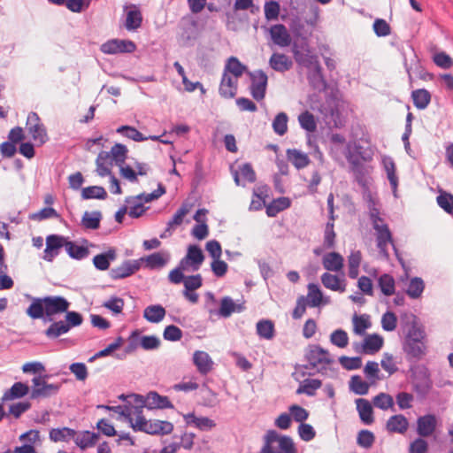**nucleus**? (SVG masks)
I'll return each instance as SVG.
<instances>
[{
  "instance_id": "2eb2a0df",
  "label": "nucleus",
  "mask_w": 453,
  "mask_h": 453,
  "mask_svg": "<svg viewBox=\"0 0 453 453\" xmlns=\"http://www.w3.org/2000/svg\"><path fill=\"white\" fill-rule=\"evenodd\" d=\"M204 260V255L202 249L196 244H190L188 247L186 256L180 261L181 266L185 265L188 269L195 272L199 270Z\"/></svg>"
},
{
  "instance_id": "de8ad7c7",
  "label": "nucleus",
  "mask_w": 453,
  "mask_h": 453,
  "mask_svg": "<svg viewBox=\"0 0 453 453\" xmlns=\"http://www.w3.org/2000/svg\"><path fill=\"white\" fill-rule=\"evenodd\" d=\"M197 37V26L195 20L183 22L181 25L180 38L185 42L194 41Z\"/></svg>"
},
{
  "instance_id": "e2e57ef3",
  "label": "nucleus",
  "mask_w": 453,
  "mask_h": 453,
  "mask_svg": "<svg viewBox=\"0 0 453 453\" xmlns=\"http://www.w3.org/2000/svg\"><path fill=\"white\" fill-rule=\"evenodd\" d=\"M438 205L447 213L453 216V195L447 192L441 193L437 198Z\"/></svg>"
},
{
  "instance_id": "5701e85b",
  "label": "nucleus",
  "mask_w": 453,
  "mask_h": 453,
  "mask_svg": "<svg viewBox=\"0 0 453 453\" xmlns=\"http://www.w3.org/2000/svg\"><path fill=\"white\" fill-rule=\"evenodd\" d=\"M269 66L275 72L285 73L293 67V61L283 53L274 52L269 58Z\"/></svg>"
},
{
  "instance_id": "cd10ccee",
  "label": "nucleus",
  "mask_w": 453,
  "mask_h": 453,
  "mask_svg": "<svg viewBox=\"0 0 453 453\" xmlns=\"http://www.w3.org/2000/svg\"><path fill=\"white\" fill-rule=\"evenodd\" d=\"M409 427L408 419L403 414H396L390 417L386 424L389 433L404 434Z\"/></svg>"
},
{
  "instance_id": "f257e3e1",
  "label": "nucleus",
  "mask_w": 453,
  "mask_h": 453,
  "mask_svg": "<svg viewBox=\"0 0 453 453\" xmlns=\"http://www.w3.org/2000/svg\"><path fill=\"white\" fill-rule=\"evenodd\" d=\"M70 305L64 296H47L34 298L26 312L33 319H42L44 323H53L56 322L55 316L67 311Z\"/></svg>"
},
{
  "instance_id": "4be33fe9",
  "label": "nucleus",
  "mask_w": 453,
  "mask_h": 453,
  "mask_svg": "<svg viewBox=\"0 0 453 453\" xmlns=\"http://www.w3.org/2000/svg\"><path fill=\"white\" fill-rule=\"evenodd\" d=\"M193 363L196 366L198 372L202 375H207L213 368V361L205 351L196 350L193 354Z\"/></svg>"
},
{
  "instance_id": "a211bd4d",
  "label": "nucleus",
  "mask_w": 453,
  "mask_h": 453,
  "mask_svg": "<svg viewBox=\"0 0 453 453\" xmlns=\"http://www.w3.org/2000/svg\"><path fill=\"white\" fill-rule=\"evenodd\" d=\"M141 268V260H126L119 266L112 268L110 276L112 280H121L133 275Z\"/></svg>"
},
{
  "instance_id": "ea45409f",
  "label": "nucleus",
  "mask_w": 453,
  "mask_h": 453,
  "mask_svg": "<svg viewBox=\"0 0 453 453\" xmlns=\"http://www.w3.org/2000/svg\"><path fill=\"white\" fill-rule=\"evenodd\" d=\"M98 438V434L90 431H84L79 434H76L73 439L77 446L85 449L94 446L97 442Z\"/></svg>"
},
{
  "instance_id": "49530a36",
  "label": "nucleus",
  "mask_w": 453,
  "mask_h": 453,
  "mask_svg": "<svg viewBox=\"0 0 453 453\" xmlns=\"http://www.w3.org/2000/svg\"><path fill=\"white\" fill-rule=\"evenodd\" d=\"M101 219L102 213L99 211H96L91 213L86 211L83 214L81 224L87 229L96 230L100 226Z\"/></svg>"
},
{
  "instance_id": "39448f33",
  "label": "nucleus",
  "mask_w": 453,
  "mask_h": 453,
  "mask_svg": "<svg viewBox=\"0 0 453 453\" xmlns=\"http://www.w3.org/2000/svg\"><path fill=\"white\" fill-rule=\"evenodd\" d=\"M65 313V320L53 322L45 330L44 334L49 339H56L82 324L83 317L80 312L67 310Z\"/></svg>"
},
{
  "instance_id": "680f3d73",
  "label": "nucleus",
  "mask_w": 453,
  "mask_h": 453,
  "mask_svg": "<svg viewBox=\"0 0 453 453\" xmlns=\"http://www.w3.org/2000/svg\"><path fill=\"white\" fill-rule=\"evenodd\" d=\"M354 333L358 335H363L365 330L371 326L368 317L362 315H354L353 317Z\"/></svg>"
},
{
  "instance_id": "09e8293b",
  "label": "nucleus",
  "mask_w": 453,
  "mask_h": 453,
  "mask_svg": "<svg viewBox=\"0 0 453 453\" xmlns=\"http://www.w3.org/2000/svg\"><path fill=\"white\" fill-rule=\"evenodd\" d=\"M362 259V255L359 250L352 251L348 257L349 264V277L356 279L359 273V266Z\"/></svg>"
},
{
  "instance_id": "6ab92c4d",
  "label": "nucleus",
  "mask_w": 453,
  "mask_h": 453,
  "mask_svg": "<svg viewBox=\"0 0 453 453\" xmlns=\"http://www.w3.org/2000/svg\"><path fill=\"white\" fill-rule=\"evenodd\" d=\"M238 79L239 78L231 76L226 73H223L219 88V93L221 97L225 99H231L236 96L238 90Z\"/></svg>"
},
{
  "instance_id": "473e14b6",
  "label": "nucleus",
  "mask_w": 453,
  "mask_h": 453,
  "mask_svg": "<svg viewBox=\"0 0 453 453\" xmlns=\"http://www.w3.org/2000/svg\"><path fill=\"white\" fill-rule=\"evenodd\" d=\"M287 158L296 169H303L311 163L308 155L296 149L287 150Z\"/></svg>"
},
{
  "instance_id": "423d86ee",
  "label": "nucleus",
  "mask_w": 453,
  "mask_h": 453,
  "mask_svg": "<svg viewBox=\"0 0 453 453\" xmlns=\"http://www.w3.org/2000/svg\"><path fill=\"white\" fill-rule=\"evenodd\" d=\"M305 358L308 365H303L302 367L303 369H316L318 372L326 369L334 361L328 350L319 345L310 346L306 351Z\"/></svg>"
},
{
  "instance_id": "052dcab7",
  "label": "nucleus",
  "mask_w": 453,
  "mask_h": 453,
  "mask_svg": "<svg viewBox=\"0 0 453 453\" xmlns=\"http://www.w3.org/2000/svg\"><path fill=\"white\" fill-rule=\"evenodd\" d=\"M308 304L311 307H317L322 300V293L317 284L310 283L308 285Z\"/></svg>"
},
{
  "instance_id": "b1692460",
  "label": "nucleus",
  "mask_w": 453,
  "mask_h": 453,
  "mask_svg": "<svg viewBox=\"0 0 453 453\" xmlns=\"http://www.w3.org/2000/svg\"><path fill=\"white\" fill-rule=\"evenodd\" d=\"M376 242H377V248L379 249L380 253L385 258H388V257H389V254L388 251V244L390 243L393 246V249L395 250V254L397 259L399 260V262L403 263V258H401L399 256L398 250L396 249V247L394 243V240H393L391 232H388L385 230L384 233H381L380 234V236H376Z\"/></svg>"
},
{
  "instance_id": "f8f14e48",
  "label": "nucleus",
  "mask_w": 453,
  "mask_h": 453,
  "mask_svg": "<svg viewBox=\"0 0 453 453\" xmlns=\"http://www.w3.org/2000/svg\"><path fill=\"white\" fill-rule=\"evenodd\" d=\"M292 53L295 61L303 67L311 68L314 64L319 62L317 56L311 53L307 43L298 44L297 42H294L292 45Z\"/></svg>"
},
{
  "instance_id": "7c9ffc66",
  "label": "nucleus",
  "mask_w": 453,
  "mask_h": 453,
  "mask_svg": "<svg viewBox=\"0 0 453 453\" xmlns=\"http://www.w3.org/2000/svg\"><path fill=\"white\" fill-rule=\"evenodd\" d=\"M344 259L338 252H329L322 258V264L326 270L339 272L343 268Z\"/></svg>"
},
{
  "instance_id": "7ed1b4c3",
  "label": "nucleus",
  "mask_w": 453,
  "mask_h": 453,
  "mask_svg": "<svg viewBox=\"0 0 453 453\" xmlns=\"http://www.w3.org/2000/svg\"><path fill=\"white\" fill-rule=\"evenodd\" d=\"M135 412L136 420L134 423L130 414H126L124 411L121 412V414L128 419L131 427L135 432H143L151 435H166L173 431V425L169 421L157 419L147 420L142 414V410L136 409Z\"/></svg>"
},
{
  "instance_id": "aec40b11",
  "label": "nucleus",
  "mask_w": 453,
  "mask_h": 453,
  "mask_svg": "<svg viewBox=\"0 0 453 453\" xmlns=\"http://www.w3.org/2000/svg\"><path fill=\"white\" fill-rule=\"evenodd\" d=\"M437 426L436 417L434 414H426L417 419V434L422 437L431 436Z\"/></svg>"
},
{
  "instance_id": "1a4fd4ad",
  "label": "nucleus",
  "mask_w": 453,
  "mask_h": 453,
  "mask_svg": "<svg viewBox=\"0 0 453 453\" xmlns=\"http://www.w3.org/2000/svg\"><path fill=\"white\" fill-rule=\"evenodd\" d=\"M27 129L32 139L37 145H42L48 141V134L45 127L41 122L36 112H30L27 119Z\"/></svg>"
},
{
  "instance_id": "6e6552de",
  "label": "nucleus",
  "mask_w": 453,
  "mask_h": 453,
  "mask_svg": "<svg viewBox=\"0 0 453 453\" xmlns=\"http://www.w3.org/2000/svg\"><path fill=\"white\" fill-rule=\"evenodd\" d=\"M47 377V375H39L33 378V387L30 393L31 399L48 398L58 393L61 385L47 383L45 380Z\"/></svg>"
},
{
  "instance_id": "f03ea898",
  "label": "nucleus",
  "mask_w": 453,
  "mask_h": 453,
  "mask_svg": "<svg viewBox=\"0 0 453 453\" xmlns=\"http://www.w3.org/2000/svg\"><path fill=\"white\" fill-rule=\"evenodd\" d=\"M403 350L408 362L422 360L427 353V335L422 325L415 320L408 329L403 341Z\"/></svg>"
},
{
  "instance_id": "4468645a",
  "label": "nucleus",
  "mask_w": 453,
  "mask_h": 453,
  "mask_svg": "<svg viewBox=\"0 0 453 453\" xmlns=\"http://www.w3.org/2000/svg\"><path fill=\"white\" fill-rule=\"evenodd\" d=\"M67 238L58 235L50 234L46 237V248L43 252L42 258L48 262H52L53 259L60 253L63 247L65 248Z\"/></svg>"
},
{
  "instance_id": "c85d7f7f",
  "label": "nucleus",
  "mask_w": 453,
  "mask_h": 453,
  "mask_svg": "<svg viewBox=\"0 0 453 453\" xmlns=\"http://www.w3.org/2000/svg\"><path fill=\"white\" fill-rule=\"evenodd\" d=\"M169 255L167 253L155 252L147 257H142L141 264L145 263V267L154 270L164 267L168 262Z\"/></svg>"
},
{
  "instance_id": "0e129e2a",
  "label": "nucleus",
  "mask_w": 453,
  "mask_h": 453,
  "mask_svg": "<svg viewBox=\"0 0 453 453\" xmlns=\"http://www.w3.org/2000/svg\"><path fill=\"white\" fill-rule=\"evenodd\" d=\"M332 344L339 347L345 348L349 343L348 334L342 329H336L330 335Z\"/></svg>"
},
{
  "instance_id": "6e6d98bb",
  "label": "nucleus",
  "mask_w": 453,
  "mask_h": 453,
  "mask_svg": "<svg viewBox=\"0 0 453 453\" xmlns=\"http://www.w3.org/2000/svg\"><path fill=\"white\" fill-rule=\"evenodd\" d=\"M425 284L421 278L415 277L411 280L408 288L406 290L407 295L413 298H418L424 291Z\"/></svg>"
},
{
  "instance_id": "58836bf2",
  "label": "nucleus",
  "mask_w": 453,
  "mask_h": 453,
  "mask_svg": "<svg viewBox=\"0 0 453 453\" xmlns=\"http://www.w3.org/2000/svg\"><path fill=\"white\" fill-rule=\"evenodd\" d=\"M166 189L165 187L162 183H158L157 188L150 194L142 193L136 196H128L126 198L125 202L127 203H131L132 202H135V200H140L145 203H150L153 200L158 199L161 196L165 194Z\"/></svg>"
},
{
  "instance_id": "37998d69",
  "label": "nucleus",
  "mask_w": 453,
  "mask_h": 453,
  "mask_svg": "<svg viewBox=\"0 0 453 453\" xmlns=\"http://www.w3.org/2000/svg\"><path fill=\"white\" fill-rule=\"evenodd\" d=\"M413 104L418 110H424L431 102V94L425 88H418L411 92Z\"/></svg>"
},
{
  "instance_id": "ddd939ff",
  "label": "nucleus",
  "mask_w": 453,
  "mask_h": 453,
  "mask_svg": "<svg viewBox=\"0 0 453 453\" xmlns=\"http://www.w3.org/2000/svg\"><path fill=\"white\" fill-rule=\"evenodd\" d=\"M326 123L333 127L340 128L344 126V119L334 101L326 102L320 110Z\"/></svg>"
},
{
  "instance_id": "bf43d9fd",
  "label": "nucleus",
  "mask_w": 453,
  "mask_h": 453,
  "mask_svg": "<svg viewBox=\"0 0 453 453\" xmlns=\"http://www.w3.org/2000/svg\"><path fill=\"white\" fill-rule=\"evenodd\" d=\"M191 205L188 203H182L181 206L173 216L172 219L168 221L170 227L174 228L175 226H180L183 222L184 217L189 212Z\"/></svg>"
},
{
  "instance_id": "4c0bfd02",
  "label": "nucleus",
  "mask_w": 453,
  "mask_h": 453,
  "mask_svg": "<svg viewBox=\"0 0 453 453\" xmlns=\"http://www.w3.org/2000/svg\"><path fill=\"white\" fill-rule=\"evenodd\" d=\"M142 15L140 10L136 6H133L127 12L125 27L128 31L138 29L142 26Z\"/></svg>"
},
{
  "instance_id": "393cba45",
  "label": "nucleus",
  "mask_w": 453,
  "mask_h": 453,
  "mask_svg": "<svg viewBox=\"0 0 453 453\" xmlns=\"http://www.w3.org/2000/svg\"><path fill=\"white\" fill-rule=\"evenodd\" d=\"M188 426H194L201 431L211 430L216 426L214 420L207 417H196L193 412L183 415Z\"/></svg>"
},
{
  "instance_id": "864d4df0",
  "label": "nucleus",
  "mask_w": 453,
  "mask_h": 453,
  "mask_svg": "<svg viewBox=\"0 0 453 453\" xmlns=\"http://www.w3.org/2000/svg\"><path fill=\"white\" fill-rule=\"evenodd\" d=\"M378 284L385 296H389L395 294V280L391 275L382 274L378 280Z\"/></svg>"
},
{
  "instance_id": "a878e982",
  "label": "nucleus",
  "mask_w": 453,
  "mask_h": 453,
  "mask_svg": "<svg viewBox=\"0 0 453 453\" xmlns=\"http://www.w3.org/2000/svg\"><path fill=\"white\" fill-rule=\"evenodd\" d=\"M383 346V338L377 334H370L367 335L362 344V349L359 350L357 347L356 350L358 352H363L365 354L373 355L377 353Z\"/></svg>"
},
{
  "instance_id": "13d9d810",
  "label": "nucleus",
  "mask_w": 453,
  "mask_h": 453,
  "mask_svg": "<svg viewBox=\"0 0 453 453\" xmlns=\"http://www.w3.org/2000/svg\"><path fill=\"white\" fill-rule=\"evenodd\" d=\"M298 121L301 127L308 132H314L317 128L315 118L313 114L308 111L302 112L298 116Z\"/></svg>"
},
{
  "instance_id": "79ce46f5",
  "label": "nucleus",
  "mask_w": 453,
  "mask_h": 453,
  "mask_svg": "<svg viewBox=\"0 0 453 453\" xmlns=\"http://www.w3.org/2000/svg\"><path fill=\"white\" fill-rule=\"evenodd\" d=\"M290 205L291 201L288 197H279L273 200V202L266 206V214L269 217H275L279 212L289 208Z\"/></svg>"
},
{
  "instance_id": "69168bd1",
  "label": "nucleus",
  "mask_w": 453,
  "mask_h": 453,
  "mask_svg": "<svg viewBox=\"0 0 453 453\" xmlns=\"http://www.w3.org/2000/svg\"><path fill=\"white\" fill-rule=\"evenodd\" d=\"M235 307L236 304L233 299L229 296H225L221 299L219 314L223 318H227L235 311Z\"/></svg>"
},
{
  "instance_id": "a19ab883",
  "label": "nucleus",
  "mask_w": 453,
  "mask_h": 453,
  "mask_svg": "<svg viewBox=\"0 0 453 453\" xmlns=\"http://www.w3.org/2000/svg\"><path fill=\"white\" fill-rule=\"evenodd\" d=\"M322 386V381L319 379H305L303 380L296 389V394H305L309 396H313L316 391Z\"/></svg>"
},
{
  "instance_id": "20e7f679",
  "label": "nucleus",
  "mask_w": 453,
  "mask_h": 453,
  "mask_svg": "<svg viewBox=\"0 0 453 453\" xmlns=\"http://www.w3.org/2000/svg\"><path fill=\"white\" fill-rule=\"evenodd\" d=\"M264 440L265 443L259 453H296L292 438L280 435L275 430L267 431Z\"/></svg>"
},
{
  "instance_id": "3c124183",
  "label": "nucleus",
  "mask_w": 453,
  "mask_h": 453,
  "mask_svg": "<svg viewBox=\"0 0 453 453\" xmlns=\"http://www.w3.org/2000/svg\"><path fill=\"white\" fill-rule=\"evenodd\" d=\"M76 432L68 427L53 428L50 432V438L53 441H67L71 438H74Z\"/></svg>"
},
{
  "instance_id": "4d7b16f0",
  "label": "nucleus",
  "mask_w": 453,
  "mask_h": 453,
  "mask_svg": "<svg viewBox=\"0 0 453 453\" xmlns=\"http://www.w3.org/2000/svg\"><path fill=\"white\" fill-rule=\"evenodd\" d=\"M288 117L285 112L278 113L273 120V129L279 135H284L288 131Z\"/></svg>"
},
{
  "instance_id": "8fccbe9b",
  "label": "nucleus",
  "mask_w": 453,
  "mask_h": 453,
  "mask_svg": "<svg viewBox=\"0 0 453 453\" xmlns=\"http://www.w3.org/2000/svg\"><path fill=\"white\" fill-rule=\"evenodd\" d=\"M81 197L84 200L88 199H105L107 197V192L101 186H90L84 188L81 191Z\"/></svg>"
},
{
  "instance_id": "c9c22d12",
  "label": "nucleus",
  "mask_w": 453,
  "mask_h": 453,
  "mask_svg": "<svg viewBox=\"0 0 453 453\" xmlns=\"http://www.w3.org/2000/svg\"><path fill=\"white\" fill-rule=\"evenodd\" d=\"M165 309L160 304L147 306L143 311V317L150 323H159L165 316Z\"/></svg>"
},
{
  "instance_id": "f704fd0d",
  "label": "nucleus",
  "mask_w": 453,
  "mask_h": 453,
  "mask_svg": "<svg viewBox=\"0 0 453 453\" xmlns=\"http://www.w3.org/2000/svg\"><path fill=\"white\" fill-rule=\"evenodd\" d=\"M250 72L247 66L240 62L236 57H230L224 67V72L231 76L240 78L244 73Z\"/></svg>"
},
{
  "instance_id": "9d476101",
  "label": "nucleus",
  "mask_w": 453,
  "mask_h": 453,
  "mask_svg": "<svg viewBox=\"0 0 453 453\" xmlns=\"http://www.w3.org/2000/svg\"><path fill=\"white\" fill-rule=\"evenodd\" d=\"M134 396L136 398V403L140 407H146L149 410L174 408L167 396L160 395L156 391H150L145 397L138 395H135Z\"/></svg>"
},
{
  "instance_id": "603ef678",
  "label": "nucleus",
  "mask_w": 453,
  "mask_h": 453,
  "mask_svg": "<svg viewBox=\"0 0 453 453\" xmlns=\"http://www.w3.org/2000/svg\"><path fill=\"white\" fill-rule=\"evenodd\" d=\"M370 385L362 380L359 375H353L349 381V388L355 394L359 395H366L369 391Z\"/></svg>"
},
{
  "instance_id": "a18cd8bd",
  "label": "nucleus",
  "mask_w": 453,
  "mask_h": 453,
  "mask_svg": "<svg viewBox=\"0 0 453 453\" xmlns=\"http://www.w3.org/2000/svg\"><path fill=\"white\" fill-rule=\"evenodd\" d=\"M65 250L70 257L81 260L89 255V250L87 247L77 245L74 242L67 240Z\"/></svg>"
},
{
  "instance_id": "c03bdc74",
  "label": "nucleus",
  "mask_w": 453,
  "mask_h": 453,
  "mask_svg": "<svg viewBox=\"0 0 453 453\" xmlns=\"http://www.w3.org/2000/svg\"><path fill=\"white\" fill-rule=\"evenodd\" d=\"M257 334L260 338L272 340L275 335L274 324L270 319H261L257 323Z\"/></svg>"
},
{
  "instance_id": "0eeeda50",
  "label": "nucleus",
  "mask_w": 453,
  "mask_h": 453,
  "mask_svg": "<svg viewBox=\"0 0 453 453\" xmlns=\"http://www.w3.org/2000/svg\"><path fill=\"white\" fill-rule=\"evenodd\" d=\"M412 388L420 398H425L433 387V381L428 368L418 366L412 372Z\"/></svg>"
},
{
  "instance_id": "f3484780",
  "label": "nucleus",
  "mask_w": 453,
  "mask_h": 453,
  "mask_svg": "<svg viewBox=\"0 0 453 453\" xmlns=\"http://www.w3.org/2000/svg\"><path fill=\"white\" fill-rule=\"evenodd\" d=\"M347 152L345 153L346 158L350 165V171L353 173L357 183L365 187L366 185V175L368 173L367 168L360 162L358 157H355L350 151V145H347Z\"/></svg>"
},
{
  "instance_id": "412c9836",
  "label": "nucleus",
  "mask_w": 453,
  "mask_h": 453,
  "mask_svg": "<svg viewBox=\"0 0 453 453\" xmlns=\"http://www.w3.org/2000/svg\"><path fill=\"white\" fill-rule=\"evenodd\" d=\"M269 32L273 42L276 45L284 48L291 44V35L283 24L273 25L270 27Z\"/></svg>"
},
{
  "instance_id": "bb28decb",
  "label": "nucleus",
  "mask_w": 453,
  "mask_h": 453,
  "mask_svg": "<svg viewBox=\"0 0 453 453\" xmlns=\"http://www.w3.org/2000/svg\"><path fill=\"white\" fill-rule=\"evenodd\" d=\"M321 282L325 288L333 291L343 293L346 290L345 279L329 273H325L321 275Z\"/></svg>"
},
{
  "instance_id": "c756f323",
  "label": "nucleus",
  "mask_w": 453,
  "mask_h": 453,
  "mask_svg": "<svg viewBox=\"0 0 453 453\" xmlns=\"http://www.w3.org/2000/svg\"><path fill=\"white\" fill-rule=\"evenodd\" d=\"M356 404L361 421L365 425L373 423V410L370 402L364 398H358L356 400Z\"/></svg>"
},
{
  "instance_id": "dca6fc26",
  "label": "nucleus",
  "mask_w": 453,
  "mask_h": 453,
  "mask_svg": "<svg viewBox=\"0 0 453 453\" xmlns=\"http://www.w3.org/2000/svg\"><path fill=\"white\" fill-rule=\"evenodd\" d=\"M136 49L135 44L129 40L112 39L103 43L101 51L105 54L131 53Z\"/></svg>"
},
{
  "instance_id": "774afa93",
  "label": "nucleus",
  "mask_w": 453,
  "mask_h": 453,
  "mask_svg": "<svg viewBox=\"0 0 453 453\" xmlns=\"http://www.w3.org/2000/svg\"><path fill=\"white\" fill-rule=\"evenodd\" d=\"M111 154L112 158L116 161L118 165H121L125 162L127 154V149L125 145L121 143H116L111 147Z\"/></svg>"
},
{
  "instance_id": "5fc2aeb1",
  "label": "nucleus",
  "mask_w": 453,
  "mask_h": 453,
  "mask_svg": "<svg viewBox=\"0 0 453 453\" xmlns=\"http://www.w3.org/2000/svg\"><path fill=\"white\" fill-rule=\"evenodd\" d=\"M117 133L121 134L122 135L134 142H143L148 140V138L144 136L140 131H138L135 127L130 126L119 127L117 129Z\"/></svg>"
},
{
  "instance_id": "338daca9",
  "label": "nucleus",
  "mask_w": 453,
  "mask_h": 453,
  "mask_svg": "<svg viewBox=\"0 0 453 453\" xmlns=\"http://www.w3.org/2000/svg\"><path fill=\"white\" fill-rule=\"evenodd\" d=\"M373 404L379 409L388 410L393 406L394 400L388 394L380 393L373 398Z\"/></svg>"
},
{
  "instance_id": "2f4dec72",
  "label": "nucleus",
  "mask_w": 453,
  "mask_h": 453,
  "mask_svg": "<svg viewBox=\"0 0 453 453\" xmlns=\"http://www.w3.org/2000/svg\"><path fill=\"white\" fill-rule=\"evenodd\" d=\"M312 71L308 75L310 84L316 89L324 90L326 88V81L322 73V67L317 62L312 66Z\"/></svg>"
},
{
  "instance_id": "9b49d317",
  "label": "nucleus",
  "mask_w": 453,
  "mask_h": 453,
  "mask_svg": "<svg viewBox=\"0 0 453 453\" xmlns=\"http://www.w3.org/2000/svg\"><path fill=\"white\" fill-rule=\"evenodd\" d=\"M251 84L250 94L257 101H261L265 98L268 82L267 74L263 70H257L254 72H248Z\"/></svg>"
},
{
  "instance_id": "e433bc0d",
  "label": "nucleus",
  "mask_w": 453,
  "mask_h": 453,
  "mask_svg": "<svg viewBox=\"0 0 453 453\" xmlns=\"http://www.w3.org/2000/svg\"><path fill=\"white\" fill-rule=\"evenodd\" d=\"M116 257V250L114 249H110L104 253L95 256L93 258V264L96 269L105 271L110 267V262L115 260Z\"/></svg>"
},
{
  "instance_id": "72a5a7b5",
  "label": "nucleus",
  "mask_w": 453,
  "mask_h": 453,
  "mask_svg": "<svg viewBox=\"0 0 453 453\" xmlns=\"http://www.w3.org/2000/svg\"><path fill=\"white\" fill-rule=\"evenodd\" d=\"M29 393V387L23 382H15L12 388L6 390L2 397L3 402L21 398Z\"/></svg>"
}]
</instances>
